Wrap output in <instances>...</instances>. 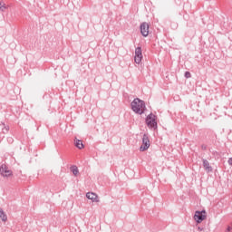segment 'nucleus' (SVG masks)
<instances>
[{
  "label": "nucleus",
  "instance_id": "f257e3e1",
  "mask_svg": "<svg viewBox=\"0 0 232 232\" xmlns=\"http://www.w3.org/2000/svg\"><path fill=\"white\" fill-rule=\"evenodd\" d=\"M130 106L132 111H134V113H138L139 115H142V113H144V110H146V103L144 101L139 98H135L131 102Z\"/></svg>",
  "mask_w": 232,
  "mask_h": 232
},
{
  "label": "nucleus",
  "instance_id": "f03ea898",
  "mask_svg": "<svg viewBox=\"0 0 232 232\" xmlns=\"http://www.w3.org/2000/svg\"><path fill=\"white\" fill-rule=\"evenodd\" d=\"M146 124L150 130H157V116L153 113H150L146 118Z\"/></svg>",
  "mask_w": 232,
  "mask_h": 232
},
{
  "label": "nucleus",
  "instance_id": "7ed1b4c3",
  "mask_svg": "<svg viewBox=\"0 0 232 232\" xmlns=\"http://www.w3.org/2000/svg\"><path fill=\"white\" fill-rule=\"evenodd\" d=\"M150 149V136L148 134H143L142 144L140 147V151H146Z\"/></svg>",
  "mask_w": 232,
  "mask_h": 232
},
{
  "label": "nucleus",
  "instance_id": "20e7f679",
  "mask_svg": "<svg viewBox=\"0 0 232 232\" xmlns=\"http://www.w3.org/2000/svg\"><path fill=\"white\" fill-rule=\"evenodd\" d=\"M194 220L200 224V222H203V220H206V210L203 211H196L194 215Z\"/></svg>",
  "mask_w": 232,
  "mask_h": 232
},
{
  "label": "nucleus",
  "instance_id": "39448f33",
  "mask_svg": "<svg viewBox=\"0 0 232 232\" xmlns=\"http://www.w3.org/2000/svg\"><path fill=\"white\" fill-rule=\"evenodd\" d=\"M134 61H135L136 64H140V63L142 62V48L141 47H137L135 49Z\"/></svg>",
  "mask_w": 232,
  "mask_h": 232
},
{
  "label": "nucleus",
  "instance_id": "423d86ee",
  "mask_svg": "<svg viewBox=\"0 0 232 232\" xmlns=\"http://www.w3.org/2000/svg\"><path fill=\"white\" fill-rule=\"evenodd\" d=\"M140 28V34L143 35V37H148V35H150V24H148V23H142Z\"/></svg>",
  "mask_w": 232,
  "mask_h": 232
},
{
  "label": "nucleus",
  "instance_id": "0eeeda50",
  "mask_svg": "<svg viewBox=\"0 0 232 232\" xmlns=\"http://www.w3.org/2000/svg\"><path fill=\"white\" fill-rule=\"evenodd\" d=\"M0 173L2 177H10L12 175V170L8 169L6 165H2L0 167Z\"/></svg>",
  "mask_w": 232,
  "mask_h": 232
},
{
  "label": "nucleus",
  "instance_id": "6e6552de",
  "mask_svg": "<svg viewBox=\"0 0 232 232\" xmlns=\"http://www.w3.org/2000/svg\"><path fill=\"white\" fill-rule=\"evenodd\" d=\"M203 168L207 173H211V171H213V167L209 165V161H208V160H203Z\"/></svg>",
  "mask_w": 232,
  "mask_h": 232
},
{
  "label": "nucleus",
  "instance_id": "1a4fd4ad",
  "mask_svg": "<svg viewBox=\"0 0 232 232\" xmlns=\"http://www.w3.org/2000/svg\"><path fill=\"white\" fill-rule=\"evenodd\" d=\"M86 198H89V200H92V202H99L97 194L93 192H88L86 194Z\"/></svg>",
  "mask_w": 232,
  "mask_h": 232
},
{
  "label": "nucleus",
  "instance_id": "9d476101",
  "mask_svg": "<svg viewBox=\"0 0 232 232\" xmlns=\"http://www.w3.org/2000/svg\"><path fill=\"white\" fill-rule=\"evenodd\" d=\"M74 145L78 150H82V148H84V144H82V140H75Z\"/></svg>",
  "mask_w": 232,
  "mask_h": 232
},
{
  "label": "nucleus",
  "instance_id": "9b49d317",
  "mask_svg": "<svg viewBox=\"0 0 232 232\" xmlns=\"http://www.w3.org/2000/svg\"><path fill=\"white\" fill-rule=\"evenodd\" d=\"M0 218L2 219L3 222H6V220H8V217H6V214H5V211L1 208H0Z\"/></svg>",
  "mask_w": 232,
  "mask_h": 232
},
{
  "label": "nucleus",
  "instance_id": "f8f14e48",
  "mask_svg": "<svg viewBox=\"0 0 232 232\" xmlns=\"http://www.w3.org/2000/svg\"><path fill=\"white\" fill-rule=\"evenodd\" d=\"M72 172L73 175H75V176L79 175V169L77 168V166H72Z\"/></svg>",
  "mask_w": 232,
  "mask_h": 232
},
{
  "label": "nucleus",
  "instance_id": "ddd939ff",
  "mask_svg": "<svg viewBox=\"0 0 232 232\" xmlns=\"http://www.w3.org/2000/svg\"><path fill=\"white\" fill-rule=\"evenodd\" d=\"M0 10L2 11V12H5V10H6V5L4 4H1L0 3Z\"/></svg>",
  "mask_w": 232,
  "mask_h": 232
},
{
  "label": "nucleus",
  "instance_id": "4468645a",
  "mask_svg": "<svg viewBox=\"0 0 232 232\" xmlns=\"http://www.w3.org/2000/svg\"><path fill=\"white\" fill-rule=\"evenodd\" d=\"M185 77H186V79H189V78H191V72H185Z\"/></svg>",
  "mask_w": 232,
  "mask_h": 232
},
{
  "label": "nucleus",
  "instance_id": "2eb2a0df",
  "mask_svg": "<svg viewBox=\"0 0 232 232\" xmlns=\"http://www.w3.org/2000/svg\"><path fill=\"white\" fill-rule=\"evenodd\" d=\"M8 130H10V127H4V129H2L3 133H8Z\"/></svg>",
  "mask_w": 232,
  "mask_h": 232
},
{
  "label": "nucleus",
  "instance_id": "dca6fc26",
  "mask_svg": "<svg viewBox=\"0 0 232 232\" xmlns=\"http://www.w3.org/2000/svg\"><path fill=\"white\" fill-rule=\"evenodd\" d=\"M7 142H9V144H12V142H14V138L8 137L7 138Z\"/></svg>",
  "mask_w": 232,
  "mask_h": 232
},
{
  "label": "nucleus",
  "instance_id": "f3484780",
  "mask_svg": "<svg viewBox=\"0 0 232 232\" xmlns=\"http://www.w3.org/2000/svg\"><path fill=\"white\" fill-rule=\"evenodd\" d=\"M228 164H229V166H232V158L228 159Z\"/></svg>",
  "mask_w": 232,
  "mask_h": 232
},
{
  "label": "nucleus",
  "instance_id": "a211bd4d",
  "mask_svg": "<svg viewBox=\"0 0 232 232\" xmlns=\"http://www.w3.org/2000/svg\"><path fill=\"white\" fill-rule=\"evenodd\" d=\"M231 229H232L231 227H227L226 232H231Z\"/></svg>",
  "mask_w": 232,
  "mask_h": 232
},
{
  "label": "nucleus",
  "instance_id": "6ab92c4d",
  "mask_svg": "<svg viewBox=\"0 0 232 232\" xmlns=\"http://www.w3.org/2000/svg\"><path fill=\"white\" fill-rule=\"evenodd\" d=\"M198 231H202V228H200V227H198Z\"/></svg>",
  "mask_w": 232,
  "mask_h": 232
},
{
  "label": "nucleus",
  "instance_id": "aec40b11",
  "mask_svg": "<svg viewBox=\"0 0 232 232\" xmlns=\"http://www.w3.org/2000/svg\"><path fill=\"white\" fill-rule=\"evenodd\" d=\"M202 149H203V150H206V147L202 146Z\"/></svg>",
  "mask_w": 232,
  "mask_h": 232
}]
</instances>
